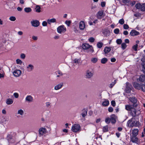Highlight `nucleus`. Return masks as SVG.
Returning <instances> with one entry per match:
<instances>
[{
  "instance_id": "nucleus-31",
  "label": "nucleus",
  "mask_w": 145,
  "mask_h": 145,
  "mask_svg": "<svg viewBox=\"0 0 145 145\" xmlns=\"http://www.w3.org/2000/svg\"><path fill=\"white\" fill-rule=\"evenodd\" d=\"M116 83V80H114L113 82H112L108 86L110 88H112L115 85V84Z\"/></svg>"
},
{
  "instance_id": "nucleus-14",
  "label": "nucleus",
  "mask_w": 145,
  "mask_h": 145,
  "mask_svg": "<svg viewBox=\"0 0 145 145\" xmlns=\"http://www.w3.org/2000/svg\"><path fill=\"white\" fill-rule=\"evenodd\" d=\"M63 86V83L61 82L56 85L54 87V89L57 90L61 89Z\"/></svg>"
},
{
  "instance_id": "nucleus-46",
  "label": "nucleus",
  "mask_w": 145,
  "mask_h": 145,
  "mask_svg": "<svg viewBox=\"0 0 145 145\" xmlns=\"http://www.w3.org/2000/svg\"><path fill=\"white\" fill-rule=\"evenodd\" d=\"M20 57L21 59H24L25 57V55L23 53L21 54L20 55Z\"/></svg>"
},
{
  "instance_id": "nucleus-52",
  "label": "nucleus",
  "mask_w": 145,
  "mask_h": 145,
  "mask_svg": "<svg viewBox=\"0 0 145 145\" xmlns=\"http://www.w3.org/2000/svg\"><path fill=\"white\" fill-rule=\"evenodd\" d=\"M141 88L142 91H145V85H141Z\"/></svg>"
},
{
  "instance_id": "nucleus-50",
  "label": "nucleus",
  "mask_w": 145,
  "mask_h": 145,
  "mask_svg": "<svg viewBox=\"0 0 145 145\" xmlns=\"http://www.w3.org/2000/svg\"><path fill=\"white\" fill-rule=\"evenodd\" d=\"M122 42V40L121 39H118L116 40V42L118 44H120Z\"/></svg>"
},
{
  "instance_id": "nucleus-20",
  "label": "nucleus",
  "mask_w": 145,
  "mask_h": 145,
  "mask_svg": "<svg viewBox=\"0 0 145 145\" xmlns=\"http://www.w3.org/2000/svg\"><path fill=\"white\" fill-rule=\"evenodd\" d=\"M139 80L141 82H144L145 81V75L142 74L140 75L139 78Z\"/></svg>"
},
{
  "instance_id": "nucleus-38",
  "label": "nucleus",
  "mask_w": 145,
  "mask_h": 145,
  "mask_svg": "<svg viewBox=\"0 0 145 145\" xmlns=\"http://www.w3.org/2000/svg\"><path fill=\"white\" fill-rule=\"evenodd\" d=\"M97 60V58L95 57L91 58V62L93 63H96Z\"/></svg>"
},
{
  "instance_id": "nucleus-55",
  "label": "nucleus",
  "mask_w": 145,
  "mask_h": 145,
  "mask_svg": "<svg viewBox=\"0 0 145 145\" xmlns=\"http://www.w3.org/2000/svg\"><path fill=\"white\" fill-rule=\"evenodd\" d=\"M9 142L11 143H13L14 142V140L12 138H10V139H8Z\"/></svg>"
},
{
  "instance_id": "nucleus-23",
  "label": "nucleus",
  "mask_w": 145,
  "mask_h": 145,
  "mask_svg": "<svg viewBox=\"0 0 145 145\" xmlns=\"http://www.w3.org/2000/svg\"><path fill=\"white\" fill-rule=\"evenodd\" d=\"M116 116L115 115H113L112 116L110 119V121L112 123H115L116 122L115 119Z\"/></svg>"
},
{
  "instance_id": "nucleus-39",
  "label": "nucleus",
  "mask_w": 145,
  "mask_h": 145,
  "mask_svg": "<svg viewBox=\"0 0 145 145\" xmlns=\"http://www.w3.org/2000/svg\"><path fill=\"white\" fill-rule=\"evenodd\" d=\"M40 7L38 6H37L35 8L36 11L37 12H40Z\"/></svg>"
},
{
  "instance_id": "nucleus-37",
  "label": "nucleus",
  "mask_w": 145,
  "mask_h": 145,
  "mask_svg": "<svg viewBox=\"0 0 145 145\" xmlns=\"http://www.w3.org/2000/svg\"><path fill=\"white\" fill-rule=\"evenodd\" d=\"M103 45V44L101 42H98L97 44V46L99 48H101Z\"/></svg>"
},
{
  "instance_id": "nucleus-36",
  "label": "nucleus",
  "mask_w": 145,
  "mask_h": 145,
  "mask_svg": "<svg viewBox=\"0 0 145 145\" xmlns=\"http://www.w3.org/2000/svg\"><path fill=\"white\" fill-rule=\"evenodd\" d=\"M5 73L3 70L0 71V78H3L4 77Z\"/></svg>"
},
{
  "instance_id": "nucleus-32",
  "label": "nucleus",
  "mask_w": 145,
  "mask_h": 145,
  "mask_svg": "<svg viewBox=\"0 0 145 145\" xmlns=\"http://www.w3.org/2000/svg\"><path fill=\"white\" fill-rule=\"evenodd\" d=\"M87 111L85 109H83L82 110V115L83 117H84L87 115Z\"/></svg>"
},
{
  "instance_id": "nucleus-17",
  "label": "nucleus",
  "mask_w": 145,
  "mask_h": 145,
  "mask_svg": "<svg viewBox=\"0 0 145 145\" xmlns=\"http://www.w3.org/2000/svg\"><path fill=\"white\" fill-rule=\"evenodd\" d=\"M74 63L76 64H81L82 63V61L80 58H75L73 60Z\"/></svg>"
},
{
  "instance_id": "nucleus-1",
  "label": "nucleus",
  "mask_w": 145,
  "mask_h": 145,
  "mask_svg": "<svg viewBox=\"0 0 145 145\" xmlns=\"http://www.w3.org/2000/svg\"><path fill=\"white\" fill-rule=\"evenodd\" d=\"M127 126L130 127L138 126L139 125V122L135 118H132L129 120L127 122Z\"/></svg>"
},
{
  "instance_id": "nucleus-47",
  "label": "nucleus",
  "mask_w": 145,
  "mask_h": 145,
  "mask_svg": "<svg viewBox=\"0 0 145 145\" xmlns=\"http://www.w3.org/2000/svg\"><path fill=\"white\" fill-rule=\"evenodd\" d=\"M120 31V30L118 29L117 28L115 29L114 30V32L116 34H118L119 33Z\"/></svg>"
},
{
  "instance_id": "nucleus-13",
  "label": "nucleus",
  "mask_w": 145,
  "mask_h": 145,
  "mask_svg": "<svg viewBox=\"0 0 145 145\" xmlns=\"http://www.w3.org/2000/svg\"><path fill=\"white\" fill-rule=\"evenodd\" d=\"M34 67L33 65L30 64L28 65L26 67V70L27 72H30L34 69Z\"/></svg>"
},
{
  "instance_id": "nucleus-64",
  "label": "nucleus",
  "mask_w": 145,
  "mask_h": 145,
  "mask_svg": "<svg viewBox=\"0 0 145 145\" xmlns=\"http://www.w3.org/2000/svg\"><path fill=\"white\" fill-rule=\"evenodd\" d=\"M18 34L20 35H22L23 34V33L22 31H19L18 32Z\"/></svg>"
},
{
  "instance_id": "nucleus-11",
  "label": "nucleus",
  "mask_w": 145,
  "mask_h": 145,
  "mask_svg": "<svg viewBox=\"0 0 145 145\" xmlns=\"http://www.w3.org/2000/svg\"><path fill=\"white\" fill-rule=\"evenodd\" d=\"M132 86L131 84L128 82L126 83V88L125 89V92L128 93H130L131 90Z\"/></svg>"
},
{
  "instance_id": "nucleus-3",
  "label": "nucleus",
  "mask_w": 145,
  "mask_h": 145,
  "mask_svg": "<svg viewBox=\"0 0 145 145\" xmlns=\"http://www.w3.org/2000/svg\"><path fill=\"white\" fill-rule=\"evenodd\" d=\"M136 8L138 9H140L141 11L145 10V3L141 4L139 3L136 4L135 6Z\"/></svg>"
},
{
  "instance_id": "nucleus-41",
  "label": "nucleus",
  "mask_w": 145,
  "mask_h": 145,
  "mask_svg": "<svg viewBox=\"0 0 145 145\" xmlns=\"http://www.w3.org/2000/svg\"><path fill=\"white\" fill-rule=\"evenodd\" d=\"M121 48L123 50L125 49L127 47V45L125 43H123L121 44Z\"/></svg>"
},
{
  "instance_id": "nucleus-2",
  "label": "nucleus",
  "mask_w": 145,
  "mask_h": 145,
  "mask_svg": "<svg viewBox=\"0 0 145 145\" xmlns=\"http://www.w3.org/2000/svg\"><path fill=\"white\" fill-rule=\"evenodd\" d=\"M80 129V125L77 124L73 125L72 127V131L74 132H76L79 131Z\"/></svg>"
},
{
  "instance_id": "nucleus-6",
  "label": "nucleus",
  "mask_w": 145,
  "mask_h": 145,
  "mask_svg": "<svg viewBox=\"0 0 145 145\" xmlns=\"http://www.w3.org/2000/svg\"><path fill=\"white\" fill-rule=\"evenodd\" d=\"M93 72L90 70H88L86 71L85 76L87 78H90L93 76Z\"/></svg>"
},
{
  "instance_id": "nucleus-40",
  "label": "nucleus",
  "mask_w": 145,
  "mask_h": 145,
  "mask_svg": "<svg viewBox=\"0 0 145 145\" xmlns=\"http://www.w3.org/2000/svg\"><path fill=\"white\" fill-rule=\"evenodd\" d=\"M16 63L17 64H20V65H21L22 63V61L19 59H17L16 60Z\"/></svg>"
},
{
  "instance_id": "nucleus-18",
  "label": "nucleus",
  "mask_w": 145,
  "mask_h": 145,
  "mask_svg": "<svg viewBox=\"0 0 145 145\" xmlns=\"http://www.w3.org/2000/svg\"><path fill=\"white\" fill-rule=\"evenodd\" d=\"M85 27L84 22L83 21H81L79 24V27L81 30H83Z\"/></svg>"
},
{
  "instance_id": "nucleus-48",
  "label": "nucleus",
  "mask_w": 145,
  "mask_h": 145,
  "mask_svg": "<svg viewBox=\"0 0 145 145\" xmlns=\"http://www.w3.org/2000/svg\"><path fill=\"white\" fill-rule=\"evenodd\" d=\"M47 22H46V21H44L42 22V25L43 26H46L47 25Z\"/></svg>"
},
{
  "instance_id": "nucleus-57",
  "label": "nucleus",
  "mask_w": 145,
  "mask_h": 145,
  "mask_svg": "<svg viewBox=\"0 0 145 145\" xmlns=\"http://www.w3.org/2000/svg\"><path fill=\"white\" fill-rule=\"evenodd\" d=\"M113 109L112 107H110L108 108V111L109 112H112L113 111Z\"/></svg>"
},
{
  "instance_id": "nucleus-59",
  "label": "nucleus",
  "mask_w": 145,
  "mask_h": 145,
  "mask_svg": "<svg viewBox=\"0 0 145 145\" xmlns=\"http://www.w3.org/2000/svg\"><path fill=\"white\" fill-rule=\"evenodd\" d=\"M101 6L102 7H104L105 6V3L104 2H102L101 3Z\"/></svg>"
},
{
  "instance_id": "nucleus-33",
  "label": "nucleus",
  "mask_w": 145,
  "mask_h": 145,
  "mask_svg": "<svg viewBox=\"0 0 145 145\" xmlns=\"http://www.w3.org/2000/svg\"><path fill=\"white\" fill-rule=\"evenodd\" d=\"M111 50V48L109 47H106L104 50V52L105 54L108 53Z\"/></svg>"
},
{
  "instance_id": "nucleus-16",
  "label": "nucleus",
  "mask_w": 145,
  "mask_h": 145,
  "mask_svg": "<svg viewBox=\"0 0 145 145\" xmlns=\"http://www.w3.org/2000/svg\"><path fill=\"white\" fill-rule=\"evenodd\" d=\"M131 140L133 142L137 143L139 142V140L138 138L136 136H132L131 137Z\"/></svg>"
},
{
  "instance_id": "nucleus-7",
  "label": "nucleus",
  "mask_w": 145,
  "mask_h": 145,
  "mask_svg": "<svg viewBox=\"0 0 145 145\" xmlns=\"http://www.w3.org/2000/svg\"><path fill=\"white\" fill-rule=\"evenodd\" d=\"M66 31V29L63 25L58 27L57 28V31L59 33H64Z\"/></svg>"
},
{
  "instance_id": "nucleus-27",
  "label": "nucleus",
  "mask_w": 145,
  "mask_h": 145,
  "mask_svg": "<svg viewBox=\"0 0 145 145\" xmlns=\"http://www.w3.org/2000/svg\"><path fill=\"white\" fill-rule=\"evenodd\" d=\"M24 114V110L22 109H19L18 110L17 114L18 115H19L21 116H23Z\"/></svg>"
},
{
  "instance_id": "nucleus-35",
  "label": "nucleus",
  "mask_w": 145,
  "mask_h": 145,
  "mask_svg": "<svg viewBox=\"0 0 145 145\" xmlns=\"http://www.w3.org/2000/svg\"><path fill=\"white\" fill-rule=\"evenodd\" d=\"M108 61L107 59L106 58H104L101 59V63L102 64H105Z\"/></svg>"
},
{
  "instance_id": "nucleus-19",
  "label": "nucleus",
  "mask_w": 145,
  "mask_h": 145,
  "mask_svg": "<svg viewBox=\"0 0 145 145\" xmlns=\"http://www.w3.org/2000/svg\"><path fill=\"white\" fill-rule=\"evenodd\" d=\"M138 129H135L133 130L132 132V136H137L138 134Z\"/></svg>"
},
{
  "instance_id": "nucleus-15",
  "label": "nucleus",
  "mask_w": 145,
  "mask_h": 145,
  "mask_svg": "<svg viewBox=\"0 0 145 145\" xmlns=\"http://www.w3.org/2000/svg\"><path fill=\"white\" fill-rule=\"evenodd\" d=\"M105 15L103 14V11L102 10L99 11L97 14V17L99 19H101Z\"/></svg>"
},
{
  "instance_id": "nucleus-9",
  "label": "nucleus",
  "mask_w": 145,
  "mask_h": 145,
  "mask_svg": "<svg viewBox=\"0 0 145 145\" xmlns=\"http://www.w3.org/2000/svg\"><path fill=\"white\" fill-rule=\"evenodd\" d=\"M39 133L40 135L42 136L43 135L46 134L47 133V131L46 129L44 127H41L39 129Z\"/></svg>"
},
{
  "instance_id": "nucleus-45",
  "label": "nucleus",
  "mask_w": 145,
  "mask_h": 145,
  "mask_svg": "<svg viewBox=\"0 0 145 145\" xmlns=\"http://www.w3.org/2000/svg\"><path fill=\"white\" fill-rule=\"evenodd\" d=\"M138 46V44H136L135 45H134L133 46V48L135 51H137V50Z\"/></svg>"
},
{
  "instance_id": "nucleus-10",
  "label": "nucleus",
  "mask_w": 145,
  "mask_h": 145,
  "mask_svg": "<svg viewBox=\"0 0 145 145\" xmlns=\"http://www.w3.org/2000/svg\"><path fill=\"white\" fill-rule=\"evenodd\" d=\"M25 102L27 103H31L33 101V97L31 95H28L25 99Z\"/></svg>"
},
{
  "instance_id": "nucleus-4",
  "label": "nucleus",
  "mask_w": 145,
  "mask_h": 145,
  "mask_svg": "<svg viewBox=\"0 0 145 145\" xmlns=\"http://www.w3.org/2000/svg\"><path fill=\"white\" fill-rule=\"evenodd\" d=\"M140 113V112L139 110H136L134 108L131 111V114L133 117L138 116Z\"/></svg>"
},
{
  "instance_id": "nucleus-25",
  "label": "nucleus",
  "mask_w": 145,
  "mask_h": 145,
  "mask_svg": "<svg viewBox=\"0 0 145 145\" xmlns=\"http://www.w3.org/2000/svg\"><path fill=\"white\" fill-rule=\"evenodd\" d=\"M133 86L137 89H140L141 88V86L137 83H134Z\"/></svg>"
},
{
  "instance_id": "nucleus-21",
  "label": "nucleus",
  "mask_w": 145,
  "mask_h": 145,
  "mask_svg": "<svg viewBox=\"0 0 145 145\" xmlns=\"http://www.w3.org/2000/svg\"><path fill=\"white\" fill-rule=\"evenodd\" d=\"M139 33L135 30H132L130 33V34L132 36H135L139 34Z\"/></svg>"
},
{
  "instance_id": "nucleus-26",
  "label": "nucleus",
  "mask_w": 145,
  "mask_h": 145,
  "mask_svg": "<svg viewBox=\"0 0 145 145\" xmlns=\"http://www.w3.org/2000/svg\"><path fill=\"white\" fill-rule=\"evenodd\" d=\"M82 46L84 49L87 50L90 48L91 46L88 44L85 43L83 44Z\"/></svg>"
},
{
  "instance_id": "nucleus-22",
  "label": "nucleus",
  "mask_w": 145,
  "mask_h": 145,
  "mask_svg": "<svg viewBox=\"0 0 145 145\" xmlns=\"http://www.w3.org/2000/svg\"><path fill=\"white\" fill-rule=\"evenodd\" d=\"M134 107L132 105H125V109L128 111H131Z\"/></svg>"
},
{
  "instance_id": "nucleus-24",
  "label": "nucleus",
  "mask_w": 145,
  "mask_h": 145,
  "mask_svg": "<svg viewBox=\"0 0 145 145\" xmlns=\"http://www.w3.org/2000/svg\"><path fill=\"white\" fill-rule=\"evenodd\" d=\"M47 22L48 24H50L51 23L56 22V20L54 18L49 19L47 20Z\"/></svg>"
},
{
  "instance_id": "nucleus-5",
  "label": "nucleus",
  "mask_w": 145,
  "mask_h": 145,
  "mask_svg": "<svg viewBox=\"0 0 145 145\" xmlns=\"http://www.w3.org/2000/svg\"><path fill=\"white\" fill-rule=\"evenodd\" d=\"M130 101L133 103V106L134 107H136L137 105V100L136 98L135 97H130L129 98Z\"/></svg>"
},
{
  "instance_id": "nucleus-30",
  "label": "nucleus",
  "mask_w": 145,
  "mask_h": 145,
  "mask_svg": "<svg viewBox=\"0 0 145 145\" xmlns=\"http://www.w3.org/2000/svg\"><path fill=\"white\" fill-rule=\"evenodd\" d=\"M109 103V101L108 100L106 99H105L104 101L102 103V105L103 106H106L108 105Z\"/></svg>"
},
{
  "instance_id": "nucleus-44",
  "label": "nucleus",
  "mask_w": 145,
  "mask_h": 145,
  "mask_svg": "<svg viewBox=\"0 0 145 145\" xmlns=\"http://www.w3.org/2000/svg\"><path fill=\"white\" fill-rule=\"evenodd\" d=\"M124 23V20L123 18L120 19L119 21V23L121 25H123Z\"/></svg>"
},
{
  "instance_id": "nucleus-51",
  "label": "nucleus",
  "mask_w": 145,
  "mask_h": 145,
  "mask_svg": "<svg viewBox=\"0 0 145 145\" xmlns=\"http://www.w3.org/2000/svg\"><path fill=\"white\" fill-rule=\"evenodd\" d=\"M123 28L124 29H128L129 28L128 25L126 24H124L123 26Z\"/></svg>"
},
{
  "instance_id": "nucleus-49",
  "label": "nucleus",
  "mask_w": 145,
  "mask_h": 145,
  "mask_svg": "<svg viewBox=\"0 0 145 145\" xmlns=\"http://www.w3.org/2000/svg\"><path fill=\"white\" fill-rule=\"evenodd\" d=\"M94 40L95 39L93 37H90L89 39V41L91 42H94Z\"/></svg>"
},
{
  "instance_id": "nucleus-28",
  "label": "nucleus",
  "mask_w": 145,
  "mask_h": 145,
  "mask_svg": "<svg viewBox=\"0 0 145 145\" xmlns=\"http://www.w3.org/2000/svg\"><path fill=\"white\" fill-rule=\"evenodd\" d=\"M57 77L58 78L59 77L63 75V74L62 72L60 71H58L55 72Z\"/></svg>"
},
{
  "instance_id": "nucleus-56",
  "label": "nucleus",
  "mask_w": 145,
  "mask_h": 145,
  "mask_svg": "<svg viewBox=\"0 0 145 145\" xmlns=\"http://www.w3.org/2000/svg\"><path fill=\"white\" fill-rule=\"evenodd\" d=\"M111 104L112 106H115L116 105L115 102L114 101H112L111 102Z\"/></svg>"
},
{
  "instance_id": "nucleus-8",
  "label": "nucleus",
  "mask_w": 145,
  "mask_h": 145,
  "mask_svg": "<svg viewBox=\"0 0 145 145\" xmlns=\"http://www.w3.org/2000/svg\"><path fill=\"white\" fill-rule=\"evenodd\" d=\"M31 25L34 27H37L40 25V22L38 20H32L31 22Z\"/></svg>"
},
{
  "instance_id": "nucleus-12",
  "label": "nucleus",
  "mask_w": 145,
  "mask_h": 145,
  "mask_svg": "<svg viewBox=\"0 0 145 145\" xmlns=\"http://www.w3.org/2000/svg\"><path fill=\"white\" fill-rule=\"evenodd\" d=\"M22 72L21 70L19 69H16L13 72V75L15 77H19L21 74Z\"/></svg>"
},
{
  "instance_id": "nucleus-34",
  "label": "nucleus",
  "mask_w": 145,
  "mask_h": 145,
  "mask_svg": "<svg viewBox=\"0 0 145 145\" xmlns=\"http://www.w3.org/2000/svg\"><path fill=\"white\" fill-rule=\"evenodd\" d=\"M25 12L26 13L30 12L32 11L31 8L29 7L25 8L24 9Z\"/></svg>"
},
{
  "instance_id": "nucleus-54",
  "label": "nucleus",
  "mask_w": 145,
  "mask_h": 145,
  "mask_svg": "<svg viewBox=\"0 0 145 145\" xmlns=\"http://www.w3.org/2000/svg\"><path fill=\"white\" fill-rule=\"evenodd\" d=\"M13 95L14 97L16 98H17L19 97V94L17 93H14Z\"/></svg>"
},
{
  "instance_id": "nucleus-53",
  "label": "nucleus",
  "mask_w": 145,
  "mask_h": 145,
  "mask_svg": "<svg viewBox=\"0 0 145 145\" xmlns=\"http://www.w3.org/2000/svg\"><path fill=\"white\" fill-rule=\"evenodd\" d=\"M108 126H105L103 127V130L104 132H106L108 131Z\"/></svg>"
},
{
  "instance_id": "nucleus-61",
  "label": "nucleus",
  "mask_w": 145,
  "mask_h": 145,
  "mask_svg": "<svg viewBox=\"0 0 145 145\" xmlns=\"http://www.w3.org/2000/svg\"><path fill=\"white\" fill-rule=\"evenodd\" d=\"M116 59L114 58H113L111 59V61L112 62H114L116 61Z\"/></svg>"
},
{
  "instance_id": "nucleus-29",
  "label": "nucleus",
  "mask_w": 145,
  "mask_h": 145,
  "mask_svg": "<svg viewBox=\"0 0 145 145\" xmlns=\"http://www.w3.org/2000/svg\"><path fill=\"white\" fill-rule=\"evenodd\" d=\"M13 102V101L12 99L8 98L7 99L6 103L8 105H10L12 104Z\"/></svg>"
},
{
  "instance_id": "nucleus-43",
  "label": "nucleus",
  "mask_w": 145,
  "mask_h": 145,
  "mask_svg": "<svg viewBox=\"0 0 145 145\" xmlns=\"http://www.w3.org/2000/svg\"><path fill=\"white\" fill-rule=\"evenodd\" d=\"M9 19L11 21H14L16 20V18L15 17L12 16L10 17L9 18Z\"/></svg>"
},
{
  "instance_id": "nucleus-63",
  "label": "nucleus",
  "mask_w": 145,
  "mask_h": 145,
  "mask_svg": "<svg viewBox=\"0 0 145 145\" xmlns=\"http://www.w3.org/2000/svg\"><path fill=\"white\" fill-rule=\"evenodd\" d=\"M128 2V0H122L121 3H123L125 4Z\"/></svg>"
},
{
  "instance_id": "nucleus-60",
  "label": "nucleus",
  "mask_w": 145,
  "mask_h": 145,
  "mask_svg": "<svg viewBox=\"0 0 145 145\" xmlns=\"http://www.w3.org/2000/svg\"><path fill=\"white\" fill-rule=\"evenodd\" d=\"M32 38L33 40H37L38 39L37 37L35 36H33L32 37Z\"/></svg>"
},
{
  "instance_id": "nucleus-42",
  "label": "nucleus",
  "mask_w": 145,
  "mask_h": 145,
  "mask_svg": "<svg viewBox=\"0 0 145 145\" xmlns=\"http://www.w3.org/2000/svg\"><path fill=\"white\" fill-rule=\"evenodd\" d=\"M105 122L107 124H109L110 122V119L109 118H106L105 120Z\"/></svg>"
},
{
  "instance_id": "nucleus-62",
  "label": "nucleus",
  "mask_w": 145,
  "mask_h": 145,
  "mask_svg": "<svg viewBox=\"0 0 145 145\" xmlns=\"http://www.w3.org/2000/svg\"><path fill=\"white\" fill-rule=\"evenodd\" d=\"M65 23L68 26H69L71 23V22L70 21H66L65 22Z\"/></svg>"
},
{
  "instance_id": "nucleus-58",
  "label": "nucleus",
  "mask_w": 145,
  "mask_h": 145,
  "mask_svg": "<svg viewBox=\"0 0 145 145\" xmlns=\"http://www.w3.org/2000/svg\"><path fill=\"white\" fill-rule=\"evenodd\" d=\"M89 50L90 52H94V50L93 48V47L91 46V47L89 48Z\"/></svg>"
}]
</instances>
